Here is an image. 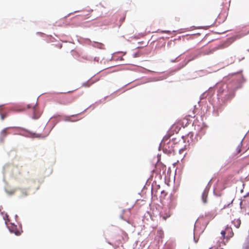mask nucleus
<instances>
[{"label": "nucleus", "instance_id": "nucleus-5", "mask_svg": "<svg viewBox=\"0 0 249 249\" xmlns=\"http://www.w3.org/2000/svg\"><path fill=\"white\" fill-rule=\"evenodd\" d=\"M12 129V127H6L3 129L0 133V141L2 142H3L5 138L8 134L11 133L10 132V129Z\"/></svg>", "mask_w": 249, "mask_h": 249}, {"label": "nucleus", "instance_id": "nucleus-14", "mask_svg": "<svg viewBox=\"0 0 249 249\" xmlns=\"http://www.w3.org/2000/svg\"><path fill=\"white\" fill-rule=\"evenodd\" d=\"M236 150H237V153H240V151H241V148L239 146H238V147L236 149Z\"/></svg>", "mask_w": 249, "mask_h": 249}, {"label": "nucleus", "instance_id": "nucleus-6", "mask_svg": "<svg viewBox=\"0 0 249 249\" xmlns=\"http://www.w3.org/2000/svg\"><path fill=\"white\" fill-rule=\"evenodd\" d=\"M221 234L223 239L225 237V235L227 234V238L231 237L233 234L232 232V229L231 228H227L225 231H223L221 232Z\"/></svg>", "mask_w": 249, "mask_h": 249}, {"label": "nucleus", "instance_id": "nucleus-3", "mask_svg": "<svg viewBox=\"0 0 249 249\" xmlns=\"http://www.w3.org/2000/svg\"><path fill=\"white\" fill-rule=\"evenodd\" d=\"M172 213L169 209H163V210L160 213V217L164 220H166L167 218L170 217Z\"/></svg>", "mask_w": 249, "mask_h": 249}, {"label": "nucleus", "instance_id": "nucleus-13", "mask_svg": "<svg viewBox=\"0 0 249 249\" xmlns=\"http://www.w3.org/2000/svg\"><path fill=\"white\" fill-rule=\"evenodd\" d=\"M1 115V119L2 120H4V118L6 117V115H4V114H0Z\"/></svg>", "mask_w": 249, "mask_h": 249}, {"label": "nucleus", "instance_id": "nucleus-16", "mask_svg": "<svg viewBox=\"0 0 249 249\" xmlns=\"http://www.w3.org/2000/svg\"><path fill=\"white\" fill-rule=\"evenodd\" d=\"M124 19H125V16H124L123 17V18H122V22L124 20Z\"/></svg>", "mask_w": 249, "mask_h": 249}, {"label": "nucleus", "instance_id": "nucleus-15", "mask_svg": "<svg viewBox=\"0 0 249 249\" xmlns=\"http://www.w3.org/2000/svg\"><path fill=\"white\" fill-rule=\"evenodd\" d=\"M3 109V106H0V113L2 112Z\"/></svg>", "mask_w": 249, "mask_h": 249}, {"label": "nucleus", "instance_id": "nucleus-9", "mask_svg": "<svg viewBox=\"0 0 249 249\" xmlns=\"http://www.w3.org/2000/svg\"><path fill=\"white\" fill-rule=\"evenodd\" d=\"M207 194L205 192H204L202 194V199L204 203L207 202Z\"/></svg>", "mask_w": 249, "mask_h": 249}, {"label": "nucleus", "instance_id": "nucleus-1", "mask_svg": "<svg viewBox=\"0 0 249 249\" xmlns=\"http://www.w3.org/2000/svg\"><path fill=\"white\" fill-rule=\"evenodd\" d=\"M89 18L85 15H77L72 18V23L76 26H80L82 24L83 21Z\"/></svg>", "mask_w": 249, "mask_h": 249}, {"label": "nucleus", "instance_id": "nucleus-4", "mask_svg": "<svg viewBox=\"0 0 249 249\" xmlns=\"http://www.w3.org/2000/svg\"><path fill=\"white\" fill-rule=\"evenodd\" d=\"M32 118L34 119L39 118L41 114V111L40 110L36 104L34 106L32 109Z\"/></svg>", "mask_w": 249, "mask_h": 249}, {"label": "nucleus", "instance_id": "nucleus-2", "mask_svg": "<svg viewBox=\"0 0 249 249\" xmlns=\"http://www.w3.org/2000/svg\"><path fill=\"white\" fill-rule=\"evenodd\" d=\"M7 226L11 232L14 233L16 235H20V228H18L17 225L12 223H9Z\"/></svg>", "mask_w": 249, "mask_h": 249}, {"label": "nucleus", "instance_id": "nucleus-8", "mask_svg": "<svg viewBox=\"0 0 249 249\" xmlns=\"http://www.w3.org/2000/svg\"><path fill=\"white\" fill-rule=\"evenodd\" d=\"M123 56L124 55L121 53L115 54L112 56V60L115 61H124Z\"/></svg>", "mask_w": 249, "mask_h": 249}, {"label": "nucleus", "instance_id": "nucleus-12", "mask_svg": "<svg viewBox=\"0 0 249 249\" xmlns=\"http://www.w3.org/2000/svg\"><path fill=\"white\" fill-rule=\"evenodd\" d=\"M241 224V221L240 219H237L235 222H234V226L238 228Z\"/></svg>", "mask_w": 249, "mask_h": 249}, {"label": "nucleus", "instance_id": "nucleus-11", "mask_svg": "<svg viewBox=\"0 0 249 249\" xmlns=\"http://www.w3.org/2000/svg\"><path fill=\"white\" fill-rule=\"evenodd\" d=\"M6 192L8 194L11 195L14 194L15 193L16 190L12 189V190H9L8 189H6Z\"/></svg>", "mask_w": 249, "mask_h": 249}, {"label": "nucleus", "instance_id": "nucleus-17", "mask_svg": "<svg viewBox=\"0 0 249 249\" xmlns=\"http://www.w3.org/2000/svg\"><path fill=\"white\" fill-rule=\"evenodd\" d=\"M232 202H233V200H232V201H231V204H229V205H230L231 204V203H232Z\"/></svg>", "mask_w": 249, "mask_h": 249}, {"label": "nucleus", "instance_id": "nucleus-7", "mask_svg": "<svg viewBox=\"0 0 249 249\" xmlns=\"http://www.w3.org/2000/svg\"><path fill=\"white\" fill-rule=\"evenodd\" d=\"M235 79L238 84L237 88L240 87V85L245 81L243 75L241 73H234V80Z\"/></svg>", "mask_w": 249, "mask_h": 249}, {"label": "nucleus", "instance_id": "nucleus-10", "mask_svg": "<svg viewBox=\"0 0 249 249\" xmlns=\"http://www.w3.org/2000/svg\"><path fill=\"white\" fill-rule=\"evenodd\" d=\"M8 217L9 216L7 213H5V215L3 216V218L5 221V223L6 225L8 224L10 221Z\"/></svg>", "mask_w": 249, "mask_h": 249}]
</instances>
